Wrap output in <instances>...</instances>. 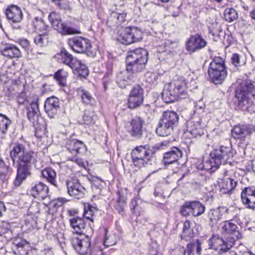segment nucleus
<instances>
[{
	"mask_svg": "<svg viewBox=\"0 0 255 255\" xmlns=\"http://www.w3.org/2000/svg\"><path fill=\"white\" fill-rule=\"evenodd\" d=\"M174 128L160 120L156 129V133L160 136H167L171 134Z\"/></svg>",
	"mask_w": 255,
	"mask_h": 255,
	"instance_id": "36",
	"label": "nucleus"
},
{
	"mask_svg": "<svg viewBox=\"0 0 255 255\" xmlns=\"http://www.w3.org/2000/svg\"><path fill=\"white\" fill-rule=\"evenodd\" d=\"M136 205V200L135 199H132L130 202V208L132 210L135 208Z\"/></svg>",
	"mask_w": 255,
	"mask_h": 255,
	"instance_id": "63",
	"label": "nucleus"
},
{
	"mask_svg": "<svg viewBox=\"0 0 255 255\" xmlns=\"http://www.w3.org/2000/svg\"><path fill=\"white\" fill-rule=\"evenodd\" d=\"M201 121L199 118H193L187 122V132L195 138H199L206 133V129L204 128V125H201Z\"/></svg>",
	"mask_w": 255,
	"mask_h": 255,
	"instance_id": "17",
	"label": "nucleus"
},
{
	"mask_svg": "<svg viewBox=\"0 0 255 255\" xmlns=\"http://www.w3.org/2000/svg\"><path fill=\"white\" fill-rule=\"evenodd\" d=\"M158 78L155 73L148 72L145 74V80L149 85L153 84Z\"/></svg>",
	"mask_w": 255,
	"mask_h": 255,
	"instance_id": "50",
	"label": "nucleus"
},
{
	"mask_svg": "<svg viewBox=\"0 0 255 255\" xmlns=\"http://www.w3.org/2000/svg\"><path fill=\"white\" fill-rule=\"evenodd\" d=\"M195 223H192L188 220H186L184 223L183 232L181 234V238L186 240H188L194 237V227Z\"/></svg>",
	"mask_w": 255,
	"mask_h": 255,
	"instance_id": "32",
	"label": "nucleus"
},
{
	"mask_svg": "<svg viewBox=\"0 0 255 255\" xmlns=\"http://www.w3.org/2000/svg\"><path fill=\"white\" fill-rule=\"evenodd\" d=\"M250 95L255 96V86L250 80L242 81L235 91V103L239 109L250 111L253 104Z\"/></svg>",
	"mask_w": 255,
	"mask_h": 255,
	"instance_id": "3",
	"label": "nucleus"
},
{
	"mask_svg": "<svg viewBox=\"0 0 255 255\" xmlns=\"http://www.w3.org/2000/svg\"><path fill=\"white\" fill-rule=\"evenodd\" d=\"M60 8L66 9L68 5L66 0H52Z\"/></svg>",
	"mask_w": 255,
	"mask_h": 255,
	"instance_id": "55",
	"label": "nucleus"
},
{
	"mask_svg": "<svg viewBox=\"0 0 255 255\" xmlns=\"http://www.w3.org/2000/svg\"><path fill=\"white\" fill-rule=\"evenodd\" d=\"M48 19L53 28L63 35L81 33L79 29L62 22L60 15L55 12H51L49 14Z\"/></svg>",
	"mask_w": 255,
	"mask_h": 255,
	"instance_id": "8",
	"label": "nucleus"
},
{
	"mask_svg": "<svg viewBox=\"0 0 255 255\" xmlns=\"http://www.w3.org/2000/svg\"><path fill=\"white\" fill-rule=\"evenodd\" d=\"M11 173V169L4 162L0 160V180L6 181Z\"/></svg>",
	"mask_w": 255,
	"mask_h": 255,
	"instance_id": "38",
	"label": "nucleus"
},
{
	"mask_svg": "<svg viewBox=\"0 0 255 255\" xmlns=\"http://www.w3.org/2000/svg\"><path fill=\"white\" fill-rule=\"evenodd\" d=\"M219 255H237V254L234 251H227L219 253Z\"/></svg>",
	"mask_w": 255,
	"mask_h": 255,
	"instance_id": "60",
	"label": "nucleus"
},
{
	"mask_svg": "<svg viewBox=\"0 0 255 255\" xmlns=\"http://www.w3.org/2000/svg\"><path fill=\"white\" fill-rule=\"evenodd\" d=\"M27 244V242L23 241H21L16 244L15 248L13 249L14 254L17 255H26L27 253L24 248Z\"/></svg>",
	"mask_w": 255,
	"mask_h": 255,
	"instance_id": "48",
	"label": "nucleus"
},
{
	"mask_svg": "<svg viewBox=\"0 0 255 255\" xmlns=\"http://www.w3.org/2000/svg\"><path fill=\"white\" fill-rule=\"evenodd\" d=\"M148 255H161L158 251L157 247L156 245H151Z\"/></svg>",
	"mask_w": 255,
	"mask_h": 255,
	"instance_id": "57",
	"label": "nucleus"
},
{
	"mask_svg": "<svg viewBox=\"0 0 255 255\" xmlns=\"http://www.w3.org/2000/svg\"><path fill=\"white\" fill-rule=\"evenodd\" d=\"M143 94L144 91L142 88L138 85H135L128 97V108L133 109L140 106L143 102Z\"/></svg>",
	"mask_w": 255,
	"mask_h": 255,
	"instance_id": "15",
	"label": "nucleus"
},
{
	"mask_svg": "<svg viewBox=\"0 0 255 255\" xmlns=\"http://www.w3.org/2000/svg\"><path fill=\"white\" fill-rule=\"evenodd\" d=\"M77 93L83 103L87 105L91 104L93 98L90 92L82 88H80L77 90Z\"/></svg>",
	"mask_w": 255,
	"mask_h": 255,
	"instance_id": "40",
	"label": "nucleus"
},
{
	"mask_svg": "<svg viewBox=\"0 0 255 255\" xmlns=\"http://www.w3.org/2000/svg\"><path fill=\"white\" fill-rule=\"evenodd\" d=\"M242 201L248 208L255 209V190L251 188H245L241 194Z\"/></svg>",
	"mask_w": 255,
	"mask_h": 255,
	"instance_id": "25",
	"label": "nucleus"
},
{
	"mask_svg": "<svg viewBox=\"0 0 255 255\" xmlns=\"http://www.w3.org/2000/svg\"><path fill=\"white\" fill-rule=\"evenodd\" d=\"M1 52L4 56L9 58H19L21 56L20 50L12 44H6L1 49Z\"/></svg>",
	"mask_w": 255,
	"mask_h": 255,
	"instance_id": "30",
	"label": "nucleus"
},
{
	"mask_svg": "<svg viewBox=\"0 0 255 255\" xmlns=\"http://www.w3.org/2000/svg\"><path fill=\"white\" fill-rule=\"evenodd\" d=\"M235 240L234 238L220 237L218 235H213L209 240L210 248L219 251V253L229 251L235 245Z\"/></svg>",
	"mask_w": 255,
	"mask_h": 255,
	"instance_id": "9",
	"label": "nucleus"
},
{
	"mask_svg": "<svg viewBox=\"0 0 255 255\" xmlns=\"http://www.w3.org/2000/svg\"><path fill=\"white\" fill-rule=\"evenodd\" d=\"M187 96L185 83L181 81L171 82L165 85L162 93V99L167 103L185 99Z\"/></svg>",
	"mask_w": 255,
	"mask_h": 255,
	"instance_id": "6",
	"label": "nucleus"
},
{
	"mask_svg": "<svg viewBox=\"0 0 255 255\" xmlns=\"http://www.w3.org/2000/svg\"><path fill=\"white\" fill-rule=\"evenodd\" d=\"M83 119L84 124L91 125L95 123L96 117L94 112L88 110L85 111Z\"/></svg>",
	"mask_w": 255,
	"mask_h": 255,
	"instance_id": "47",
	"label": "nucleus"
},
{
	"mask_svg": "<svg viewBox=\"0 0 255 255\" xmlns=\"http://www.w3.org/2000/svg\"><path fill=\"white\" fill-rule=\"evenodd\" d=\"M19 44L24 48H27L29 45V41L25 39H20Z\"/></svg>",
	"mask_w": 255,
	"mask_h": 255,
	"instance_id": "59",
	"label": "nucleus"
},
{
	"mask_svg": "<svg viewBox=\"0 0 255 255\" xmlns=\"http://www.w3.org/2000/svg\"><path fill=\"white\" fill-rule=\"evenodd\" d=\"M30 192L31 195L34 198L42 200H46L44 204L49 202V188L44 183L41 182L33 183L31 184Z\"/></svg>",
	"mask_w": 255,
	"mask_h": 255,
	"instance_id": "16",
	"label": "nucleus"
},
{
	"mask_svg": "<svg viewBox=\"0 0 255 255\" xmlns=\"http://www.w3.org/2000/svg\"><path fill=\"white\" fill-rule=\"evenodd\" d=\"M223 234L231 236L227 238H234L236 240H240L242 238V235L237 225L231 221H226L223 223L222 227Z\"/></svg>",
	"mask_w": 255,
	"mask_h": 255,
	"instance_id": "22",
	"label": "nucleus"
},
{
	"mask_svg": "<svg viewBox=\"0 0 255 255\" xmlns=\"http://www.w3.org/2000/svg\"><path fill=\"white\" fill-rule=\"evenodd\" d=\"M104 245L106 246V247H109V246H112L113 245H114V243H110L109 241H108V239L106 237L105 238V239L104 241Z\"/></svg>",
	"mask_w": 255,
	"mask_h": 255,
	"instance_id": "64",
	"label": "nucleus"
},
{
	"mask_svg": "<svg viewBox=\"0 0 255 255\" xmlns=\"http://www.w3.org/2000/svg\"><path fill=\"white\" fill-rule=\"evenodd\" d=\"M66 147L70 152L74 155L81 152L84 149L85 145L84 143L76 139H68L66 142Z\"/></svg>",
	"mask_w": 255,
	"mask_h": 255,
	"instance_id": "29",
	"label": "nucleus"
},
{
	"mask_svg": "<svg viewBox=\"0 0 255 255\" xmlns=\"http://www.w3.org/2000/svg\"><path fill=\"white\" fill-rule=\"evenodd\" d=\"M10 155L13 165L16 164L17 174L13 185L17 187L30 175V169L37 161V155L33 151L26 150L25 145L21 143L13 145Z\"/></svg>",
	"mask_w": 255,
	"mask_h": 255,
	"instance_id": "1",
	"label": "nucleus"
},
{
	"mask_svg": "<svg viewBox=\"0 0 255 255\" xmlns=\"http://www.w3.org/2000/svg\"><path fill=\"white\" fill-rule=\"evenodd\" d=\"M148 60V52L142 48H138L128 52L126 63L128 70L132 73L141 72L145 67Z\"/></svg>",
	"mask_w": 255,
	"mask_h": 255,
	"instance_id": "5",
	"label": "nucleus"
},
{
	"mask_svg": "<svg viewBox=\"0 0 255 255\" xmlns=\"http://www.w3.org/2000/svg\"><path fill=\"white\" fill-rule=\"evenodd\" d=\"M70 225L73 229V233L78 235L86 234V224L82 218L76 217L70 220Z\"/></svg>",
	"mask_w": 255,
	"mask_h": 255,
	"instance_id": "27",
	"label": "nucleus"
},
{
	"mask_svg": "<svg viewBox=\"0 0 255 255\" xmlns=\"http://www.w3.org/2000/svg\"><path fill=\"white\" fill-rule=\"evenodd\" d=\"M144 121L139 117L133 119L130 122L131 129L129 132L130 135L137 139H140L145 132L143 127Z\"/></svg>",
	"mask_w": 255,
	"mask_h": 255,
	"instance_id": "23",
	"label": "nucleus"
},
{
	"mask_svg": "<svg viewBox=\"0 0 255 255\" xmlns=\"http://www.w3.org/2000/svg\"><path fill=\"white\" fill-rule=\"evenodd\" d=\"M142 39V32L137 27H128L119 35L118 40L125 44H130Z\"/></svg>",
	"mask_w": 255,
	"mask_h": 255,
	"instance_id": "11",
	"label": "nucleus"
},
{
	"mask_svg": "<svg viewBox=\"0 0 255 255\" xmlns=\"http://www.w3.org/2000/svg\"><path fill=\"white\" fill-rule=\"evenodd\" d=\"M131 156L134 166L138 168L152 165L155 159L153 151L147 145L136 146L132 150Z\"/></svg>",
	"mask_w": 255,
	"mask_h": 255,
	"instance_id": "4",
	"label": "nucleus"
},
{
	"mask_svg": "<svg viewBox=\"0 0 255 255\" xmlns=\"http://www.w3.org/2000/svg\"><path fill=\"white\" fill-rule=\"evenodd\" d=\"M11 121L5 115L0 114V135H4L7 131Z\"/></svg>",
	"mask_w": 255,
	"mask_h": 255,
	"instance_id": "39",
	"label": "nucleus"
},
{
	"mask_svg": "<svg viewBox=\"0 0 255 255\" xmlns=\"http://www.w3.org/2000/svg\"><path fill=\"white\" fill-rule=\"evenodd\" d=\"M33 24L35 28L38 29L40 33L46 31L47 34H48L49 27L45 24L41 18L35 17L33 21Z\"/></svg>",
	"mask_w": 255,
	"mask_h": 255,
	"instance_id": "45",
	"label": "nucleus"
},
{
	"mask_svg": "<svg viewBox=\"0 0 255 255\" xmlns=\"http://www.w3.org/2000/svg\"><path fill=\"white\" fill-rule=\"evenodd\" d=\"M183 153L180 149L177 147H172L163 155L162 162L165 165L171 164H177L178 160L182 157Z\"/></svg>",
	"mask_w": 255,
	"mask_h": 255,
	"instance_id": "21",
	"label": "nucleus"
},
{
	"mask_svg": "<svg viewBox=\"0 0 255 255\" xmlns=\"http://www.w3.org/2000/svg\"><path fill=\"white\" fill-rule=\"evenodd\" d=\"M208 74L211 81L216 85L222 84L227 75V70L224 59L215 56L211 62Z\"/></svg>",
	"mask_w": 255,
	"mask_h": 255,
	"instance_id": "7",
	"label": "nucleus"
},
{
	"mask_svg": "<svg viewBox=\"0 0 255 255\" xmlns=\"http://www.w3.org/2000/svg\"><path fill=\"white\" fill-rule=\"evenodd\" d=\"M112 75L111 72H108L105 74L103 79V84L104 90L106 91L108 88V85L111 82L110 76Z\"/></svg>",
	"mask_w": 255,
	"mask_h": 255,
	"instance_id": "52",
	"label": "nucleus"
},
{
	"mask_svg": "<svg viewBox=\"0 0 255 255\" xmlns=\"http://www.w3.org/2000/svg\"><path fill=\"white\" fill-rule=\"evenodd\" d=\"M72 244L75 250L80 254L85 255L91 251V240L85 234L81 235L79 237L73 238Z\"/></svg>",
	"mask_w": 255,
	"mask_h": 255,
	"instance_id": "13",
	"label": "nucleus"
},
{
	"mask_svg": "<svg viewBox=\"0 0 255 255\" xmlns=\"http://www.w3.org/2000/svg\"><path fill=\"white\" fill-rule=\"evenodd\" d=\"M168 144V142L167 141H164L162 142L159 144L156 145V148L158 149H162L163 148V146H166L167 144Z\"/></svg>",
	"mask_w": 255,
	"mask_h": 255,
	"instance_id": "62",
	"label": "nucleus"
},
{
	"mask_svg": "<svg viewBox=\"0 0 255 255\" xmlns=\"http://www.w3.org/2000/svg\"><path fill=\"white\" fill-rule=\"evenodd\" d=\"M42 176L45 178L49 183L56 187H58L56 180V173L51 168H46L41 172Z\"/></svg>",
	"mask_w": 255,
	"mask_h": 255,
	"instance_id": "35",
	"label": "nucleus"
},
{
	"mask_svg": "<svg viewBox=\"0 0 255 255\" xmlns=\"http://www.w3.org/2000/svg\"><path fill=\"white\" fill-rule=\"evenodd\" d=\"M191 213L194 216L197 217L203 214L205 211V206L199 201H195L189 202Z\"/></svg>",
	"mask_w": 255,
	"mask_h": 255,
	"instance_id": "34",
	"label": "nucleus"
},
{
	"mask_svg": "<svg viewBox=\"0 0 255 255\" xmlns=\"http://www.w3.org/2000/svg\"><path fill=\"white\" fill-rule=\"evenodd\" d=\"M48 35L47 32L39 33L34 38L35 44L39 47H42L46 45L48 42Z\"/></svg>",
	"mask_w": 255,
	"mask_h": 255,
	"instance_id": "41",
	"label": "nucleus"
},
{
	"mask_svg": "<svg viewBox=\"0 0 255 255\" xmlns=\"http://www.w3.org/2000/svg\"><path fill=\"white\" fill-rule=\"evenodd\" d=\"M255 132V129L253 127L239 125L232 130V134L235 138L244 141Z\"/></svg>",
	"mask_w": 255,
	"mask_h": 255,
	"instance_id": "19",
	"label": "nucleus"
},
{
	"mask_svg": "<svg viewBox=\"0 0 255 255\" xmlns=\"http://www.w3.org/2000/svg\"><path fill=\"white\" fill-rule=\"evenodd\" d=\"M207 44V41L201 35H192L186 42V49L190 52H194L205 47Z\"/></svg>",
	"mask_w": 255,
	"mask_h": 255,
	"instance_id": "20",
	"label": "nucleus"
},
{
	"mask_svg": "<svg viewBox=\"0 0 255 255\" xmlns=\"http://www.w3.org/2000/svg\"><path fill=\"white\" fill-rule=\"evenodd\" d=\"M60 101L56 97L47 98L44 104V111L50 118H54L60 111Z\"/></svg>",
	"mask_w": 255,
	"mask_h": 255,
	"instance_id": "18",
	"label": "nucleus"
},
{
	"mask_svg": "<svg viewBox=\"0 0 255 255\" xmlns=\"http://www.w3.org/2000/svg\"><path fill=\"white\" fill-rule=\"evenodd\" d=\"M190 212L191 213V209L189 208V203H186L181 208L180 213L182 215L186 217L189 215Z\"/></svg>",
	"mask_w": 255,
	"mask_h": 255,
	"instance_id": "53",
	"label": "nucleus"
},
{
	"mask_svg": "<svg viewBox=\"0 0 255 255\" xmlns=\"http://www.w3.org/2000/svg\"><path fill=\"white\" fill-rule=\"evenodd\" d=\"M66 184L68 193L76 199L83 198L85 194V188L76 178L70 177L66 180Z\"/></svg>",
	"mask_w": 255,
	"mask_h": 255,
	"instance_id": "14",
	"label": "nucleus"
},
{
	"mask_svg": "<svg viewBox=\"0 0 255 255\" xmlns=\"http://www.w3.org/2000/svg\"><path fill=\"white\" fill-rule=\"evenodd\" d=\"M231 62L235 67H239L240 65V58L239 55L236 53L233 54L231 58Z\"/></svg>",
	"mask_w": 255,
	"mask_h": 255,
	"instance_id": "54",
	"label": "nucleus"
},
{
	"mask_svg": "<svg viewBox=\"0 0 255 255\" xmlns=\"http://www.w3.org/2000/svg\"><path fill=\"white\" fill-rule=\"evenodd\" d=\"M97 211L96 208L89 205L88 207V209H86V208L85 209L84 215L85 218L93 222L94 221V218H93L94 214L95 212Z\"/></svg>",
	"mask_w": 255,
	"mask_h": 255,
	"instance_id": "49",
	"label": "nucleus"
},
{
	"mask_svg": "<svg viewBox=\"0 0 255 255\" xmlns=\"http://www.w3.org/2000/svg\"><path fill=\"white\" fill-rule=\"evenodd\" d=\"M63 199H58V200H55L52 202V204H53V206L55 207H60L61 206L63 203L62 200Z\"/></svg>",
	"mask_w": 255,
	"mask_h": 255,
	"instance_id": "61",
	"label": "nucleus"
},
{
	"mask_svg": "<svg viewBox=\"0 0 255 255\" xmlns=\"http://www.w3.org/2000/svg\"><path fill=\"white\" fill-rule=\"evenodd\" d=\"M22 228H25L29 231L34 228L33 225L27 221H25L24 225H22Z\"/></svg>",
	"mask_w": 255,
	"mask_h": 255,
	"instance_id": "58",
	"label": "nucleus"
},
{
	"mask_svg": "<svg viewBox=\"0 0 255 255\" xmlns=\"http://www.w3.org/2000/svg\"><path fill=\"white\" fill-rule=\"evenodd\" d=\"M38 101V99L36 97L26 108L27 118L33 123L38 120L40 115Z\"/></svg>",
	"mask_w": 255,
	"mask_h": 255,
	"instance_id": "26",
	"label": "nucleus"
},
{
	"mask_svg": "<svg viewBox=\"0 0 255 255\" xmlns=\"http://www.w3.org/2000/svg\"><path fill=\"white\" fill-rule=\"evenodd\" d=\"M233 155L231 144L228 146L222 145L210 152V158L204 162L202 168L210 173H213L219 168L221 164L227 163Z\"/></svg>",
	"mask_w": 255,
	"mask_h": 255,
	"instance_id": "2",
	"label": "nucleus"
},
{
	"mask_svg": "<svg viewBox=\"0 0 255 255\" xmlns=\"http://www.w3.org/2000/svg\"><path fill=\"white\" fill-rule=\"evenodd\" d=\"M222 214L219 208L211 209L208 213L209 224L211 227H213L221 220Z\"/></svg>",
	"mask_w": 255,
	"mask_h": 255,
	"instance_id": "37",
	"label": "nucleus"
},
{
	"mask_svg": "<svg viewBox=\"0 0 255 255\" xmlns=\"http://www.w3.org/2000/svg\"><path fill=\"white\" fill-rule=\"evenodd\" d=\"M67 76L68 73L66 71L63 69H60L55 73L54 78L59 85L62 86H65L66 85Z\"/></svg>",
	"mask_w": 255,
	"mask_h": 255,
	"instance_id": "43",
	"label": "nucleus"
},
{
	"mask_svg": "<svg viewBox=\"0 0 255 255\" xmlns=\"http://www.w3.org/2000/svg\"><path fill=\"white\" fill-rule=\"evenodd\" d=\"M113 17H116L119 22L122 23L126 21V14L125 13H113Z\"/></svg>",
	"mask_w": 255,
	"mask_h": 255,
	"instance_id": "56",
	"label": "nucleus"
},
{
	"mask_svg": "<svg viewBox=\"0 0 255 255\" xmlns=\"http://www.w3.org/2000/svg\"><path fill=\"white\" fill-rule=\"evenodd\" d=\"M160 120L174 129L178 124L179 116L173 111H165L163 113Z\"/></svg>",
	"mask_w": 255,
	"mask_h": 255,
	"instance_id": "28",
	"label": "nucleus"
},
{
	"mask_svg": "<svg viewBox=\"0 0 255 255\" xmlns=\"http://www.w3.org/2000/svg\"><path fill=\"white\" fill-rule=\"evenodd\" d=\"M181 250L184 255L187 253L188 255H194L196 253L198 255H200L202 250L201 245L199 241L197 240L195 242L189 243L186 251L183 249H181Z\"/></svg>",
	"mask_w": 255,
	"mask_h": 255,
	"instance_id": "33",
	"label": "nucleus"
},
{
	"mask_svg": "<svg viewBox=\"0 0 255 255\" xmlns=\"http://www.w3.org/2000/svg\"><path fill=\"white\" fill-rule=\"evenodd\" d=\"M59 56L58 58L61 63L68 66L72 69L80 71V69L82 68V73L80 74L83 76L88 75V70L87 67L85 65H82L80 61L74 58L72 55L68 52L65 49L61 50Z\"/></svg>",
	"mask_w": 255,
	"mask_h": 255,
	"instance_id": "10",
	"label": "nucleus"
},
{
	"mask_svg": "<svg viewBox=\"0 0 255 255\" xmlns=\"http://www.w3.org/2000/svg\"><path fill=\"white\" fill-rule=\"evenodd\" d=\"M131 70H128V65L126 70L119 72L117 77V83L119 86L121 88H125L127 85V80H130L132 78Z\"/></svg>",
	"mask_w": 255,
	"mask_h": 255,
	"instance_id": "31",
	"label": "nucleus"
},
{
	"mask_svg": "<svg viewBox=\"0 0 255 255\" xmlns=\"http://www.w3.org/2000/svg\"><path fill=\"white\" fill-rule=\"evenodd\" d=\"M237 182L231 178H227L222 185L221 190L224 193H230L236 186Z\"/></svg>",
	"mask_w": 255,
	"mask_h": 255,
	"instance_id": "42",
	"label": "nucleus"
},
{
	"mask_svg": "<svg viewBox=\"0 0 255 255\" xmlns=\"http://www.w3.org/2000/svg\"><path fill=\"white\" fill-rule=\"evenodd\" d=\"M5 13L8 20L13 23L20 22L23 19V13L21 9L15 5L8 6Z\"/></svg>",
	"mask_w": 255,
	"mask_h": 255,
	"instance_id": "24",
	"label": "nucleus"
},
{
	"mask_svg": "<svg viewBox=\"0 0 255 255\" xmlns=\"http://www.w3.org/2000/svg\"><path fill=\"white\" fill-rule=\"evenodd\" d=\"M126 205V201L124 196L119 194V197L117 200L114 203V207L119 213L124 211Z\"/></svg>",
	"mask_w": 255,
	"mask_h": 255,
	"instance_id": "46",
	"label": "nucleus"
},
{
	"mask_svg": "<svg viewBox=\"0 0 255 255\" xmlns=\"http://www.w3.org/2000/svg\"><path fill=\"white\" fill-rule=\"evenodd\" d=\"M238 17V12L234 8H227L225 9L224 11V18L227 21L232 22L236 20Z\"/></svg>",
	"mask_w": 255,
	"mask_h": 255,
	"instance_id": "44",
	"label": "nucleus"
},
{
	"mask_svg": "<svg viewBox=\"0 0 255 255\" xmlns=\"http://www.w3.org/2000/svg\"><path fill=\"white\" fill-rule=\"evenodd\" d=\"M10 225L5 221H2L0 223V236L7 233L9 230Z\"/></svg>",
	"mask_w": 255,
	"mask_h": 255,
	"instance_id": "51",
	"label": "nucleus"
},
{
	"mask_svg": "<svg viewBox=\"0 0 255 255\" xmlns=\"http://www.w3.org/2000/svg\"><path fill=\"white\" fill-rule=\"evenodd\" d=\"M68 44L70 48L77 53H86L89 55V52L92 47L90 40L82 37H75L70 38Z\"/></svg>",
	"mask_w": 255,
	"mask_h": 255,
	"instance_id": "12",
	"label": "nucleus"
}]
</instances>
